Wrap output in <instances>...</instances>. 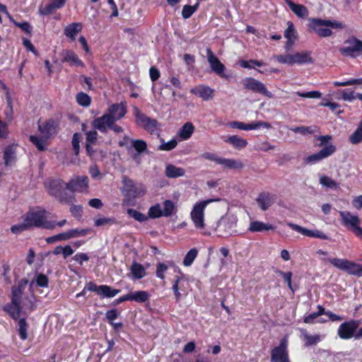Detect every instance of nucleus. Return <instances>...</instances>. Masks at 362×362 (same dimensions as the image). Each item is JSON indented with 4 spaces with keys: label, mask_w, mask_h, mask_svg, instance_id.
I'll return each mask as SVG.
<instances>
[{
    "label": "nucleus",
    "mask_w": 362,
    "mask_h": 362,
    "mask_svg": "<svg viewBox=\"0 0 362 362\" xmlns=\"http://www.w3.org/2000/svg\"><path fill=\"white\" fill-rule=\"evenodd\" d=\"M27 286L28 280L21 279L16 286H13L11 302L4 307V310L15 320L19 317L21 310L31 312L36 308L35 296L24 293Z\"/></svg>",
    "instance_id": "f257e3e1"
},
{
    "label": "nucleus",
    "mask_w": 362,
    "mask_h": 362,
    "mask_svg": "<svg viewBox=\"0 0 362 362\" xmlns=\"http://www.w3.org/2000/svg\"><path fill=\"white\" fill-rule=\"evenodd\" d=\"M33 228L53 230L54 223L47 220V211L45 209H32L22 217V222L11 226V230L14 234H19Z\"/></svg>",
    "instance_id": "f03ea898"
},
{
    "label": "nucleus",
    "mask_w": 362,
    "mask_h": 362,
    "mask_svg": "<svg viewBox=\"0 0 362 362\" xmlns=\"http://www.w3.org/2000/svg\"><path fill=\"white\" fill-rule=\"evenodd\" d=\"M45 189L48 193L55 197L60 202L71 201L74 192H83L88 189L87 182H46Z\"/></svg>",
    "instance_id": "7ed1b4c3"
},
{
    "label": "nucleus",
    "mask_w": 362,
    "mask_h": 362,
    "mask_svg": "<svg viewBox=\"0 0 362 362\" xmlns=\"http://www.w3.org/2000/svg\"><path fill=\"white\" fill-rule=\"evenodd\" d=\"M323 261H327L334 267L346 272L350 275L362 276V265L356 264L354 262L346 259L329 258L322 259Z\"/></svg>",
    "instance_id": "20e7f679"
},
{
    "label": "nucleus",
    "mask_w": 362,
    "mask_h": 362,
    "mask_svg": "<svg viewBox=\"0 0 362 362\" xmlns=\"http://www.w3.org/2000/svg\"><path fill=\"white\" fill-rule=\"evenodd\" d=\"M220 199H209L197 202L190 213L191 219L197 229H203L204 224V210L206 206L214 202H218Z\"/></svg>",
    "instance_id": "39448f33"
},
{
    "label": "nucleus",
    "mask_w": 362,
    "mask_h": 362,
    "mask_svg": "<svg viewBox=\"0 0 362 362\" xmlns=\"http://www.w3.org/2000/svg\"><path fill=\"white\" fill-rule=\"evenodd\" d=\"M341 223L344 226L353 232L356 236L362 239V228L360 227L361 220L356 215L349 211H339Z\"/></svg>",
    "instance_id": "423d86ee"
},
{
    "label": "nucleus",
    "mask_w": 362,
    "mask_h": 362,
    "mask_svg": "<svg viewBox=\"0 0 362 362\" xmlns=\"http://www.w3.org/2000/svg\"><path fill=\"white\" fill-rule=\"evenodd\" d=\"M339 52L345 57L355 58L362 54V41L351 37L344 41V46L339 49Z\"/></svg>",
    "instance_id": "0eeeda50"
},
{
    "label": "nucleus",
    "mask_w": 362,
    "mask_h": 362,
    "mask_svg": "<svg viewBox=\"0 0 362 362\" xmlns=\"http://www.w3.org/2000/svg\"><path fill=\"white\" fill-rule=\"evenodd\" d=\"M237 217L233 215L222 217L218 223V231L221 236H229L236 231Z\"/></svg>",
    "instance_id": "6e6552de"
},
{
    "label": "nucleus",
    "mask_w": 362,
    "mask_h": 362,
    "mask_svg": "<svg viewBox=\"0 0 362 362\" xmlns=\"http://www.w3.org/2000/svg\"><path fill=\"white\" fill-rule=\"evenodd\" d=\"M360 321L351 320L341 323L337 330V334L341 339L355 338L356 331L360 325Z\"/></svg>",
    "instance_id": "1a4fd4ad"
},
{
    "label": "nucleus",
    "mask_w": 362,
    "mask_h": 362,
    "mask_svg": "<svg viewBox=\"0 0 362 362\" xmlns=\"http://www.w3.org/2000/svg\"><path fill=\"white\" fill-rule=\"evenodd\" d=\"M243 84L245 89L251 90L256 93L262 94L263 95L272 98H273V94L267 90L265 85L252 77L245 78L243 81Z\"/></svg>",
    "instance_id": "9d476101"
},
{
    "label": "nucleus",
    "mask_w": 362,
    "mask_h": 362,
    "mask_svg": "<svg viewBox=\"0 0 362 362\" xmlns=\"http://www.w3.org/2000/svg\"><path fill=\"white\" fill-rule=\"evenodd\" d=\"M272 362H290L288 352V341L286 338L280 341L279 345L271 351Z\"/></svg>",
    "instance_id": "9b49d317"
},
{
    "label": "nucleus",
    "mask_w": 362,
    "mask_h": 362,
    "mask_svg": "<svg viewBox=\"0 0 362 362\" xmlns=\"http://www.w3.org/2000/svg\"><path fill=\"white\" fill-rule=\"evenodd\" d=\"M324 27H331L332 28H341L342 24L337 21L320 18H309L308 28L310 31L319 34V30H322Z\"/></svg>",
    "instance_id": "f8f14e48"
},
{
    "label": "nucleus",
    "mask_w": 362,
    "mask_h": 362,
    "mask_svg": "<svg viewBox=\"0 0 362 362\" xmlns=\"http://www.w3.org/2000/svg\"><path fill=\"white\" fill-rule=\"evenodd\" d=\"M122 191L129 199L139 197L146 192V189L141 182H124Z\"/></svg>",
    "instance_id": "ddd939ff"
},
{
    "label": "nucleus",
    "mask_w": 362,
    "mask_h": 362,
    "mask_svg": "<svg viewBox=\"0 0 362 362\" xmlns=\"http://www.w3.org/2000/svg\"><path fill=\"white\" fill-rule=\"evenodd\" d=\"M206 55L207 61L211 70L220 77L228 78V76L224 74V71L226 70L225 65L221 62L219 59L215 56L209 48L206 49Z\"/></svg>",
    "instance_id": "4468645a"
},
{
    "label": "nucleus",
    "mask_w": 362,
    "mask_h": 362,
    "mask_svg": "<svg viewBox=\"0 0 362 362\" xmlns=\"http://www.w3.org/2000/svg\"><path fill=\"white\" fill-rule=\"evenodd\" d=\"M336 151V147L332 144L324 146L319 152L313 153L306 158L307 163H316L329 157Z\"/></svg>",
    "instance_id": "2eb2a0df"
},
{
    "label": "nucleus",
    "mask_w": 362,
    "mask_h": 362,
    "mask_svg": "<svg viewBox=\"0 0 362 362\" xmlns=\"http://www.w3.org/2000/svg\"><path fill=\"white\" fill-rule=\"evenodd\" d=\"M229 126L231 128L238 129L241 130H252L259 129L261 127L270 129L272 127L271 124L269 122L259 121L257 122H252L251 124H245L242 122L234 121L229 123Z\"/></svg>",
    "instance_id": "dca6fc26"
},
{
    "label": "nucleus",
    "mask_w": 362,
    "mask_h": 362,
    "mask_svg": "<svg viewBox=\"0 0 362 362\" xmlns=\"http://www.w3.org/2000/svg\"><path fill=\"white\" fill-rule=\"evenodd\" d=\"M91 124L95 129H98L102 133H106L110 125L112 124V119L105 113L103 116L94 119Z\"/></svg>",
    "instance_id": "f3484780"
},
{
    "label": "nucleus",
    "mask_w": 362,
    "mask_h": 362,
    "mask_svg": "<svg viewBox=\"0 0 362 362\" xmlns=\"http://www.w3.org/2000/svg\"><path fill=\"white\" fill-rule=\"evenodd\" d=\"M168 269H172L174 273L181 274L180 269L172 261H168L165 263L159 262L156 265V275L160 279H165V273Z\"/></svg>",
    "instance_id": "a211bd4d"
},
{
    "label": "nucleus",
    "mask_w": 362,
    "mask_h": 362,
    "mask_svg": "<svg viewBox=\"0 0 362 362\" xmlns=\"http://www.w3.org/2000/svg\"><path fill=\"white\" fill-rule=\"evenodd\" d=\"M276 199L274 194L262 192L257 198V202L262 211H266L274 204Z\"/></svg>",
    "instance_id": "6ab92c4d"
},
{
    "label": "nucleus",
    "mask_w": 362,
    "mask_h": 362,
    "mask_svg": "<svg viewBox=\"0 0 362 362\" xmlns=\"http://www.w3.org/2000/svg\"><path fill=\"white\" fill-rule=\"evenodd\" d=\"M38 129L43 136L47 139L57 132V124L52 119L45 122L44 124L38 123Z\"/></svg>",
    "instance_id": "aec40b11"
},
{
    "label": "nucleus",
    "mask_w": 362,
    "mask_h": 362,
    "mask_svg": "<svg viewBox=\"0 0 362 362\" xmlns=\"http://www.w3.org/2000/svg\"><path fill=\"white\" fill-rule=\"evenodd\" d=\"M126 113V107L122 103H121L110 105L107 109V115H110L113 120H119L122 119Z\"/></svg>",
    "instance_id": "412c9836"
},
{
    "label": "nucleus",
    "mask_w": 362,
    "mask_h": 362,
    "mask_svg": "<svg viewBox=\"0 0 362 362\" xmlns=\"http://www.w3.org/2000/svg\"><path fill=\"white\" fill-rule=\"evenodd\" d=\"M190 92L204 100H209L213 98L214 90L209 86L199 85L192 88Z\"/></svg>",
    "instance_id": "4be33fe9"
},
{
    "label": "nucleus",
    "mask_w": 362,
    "mask_h": 362,
    "mask_svg": "<svg viewBox=\"0 0 362 362\" xmlns=\"http://www.w3.org/2000/svg\"><path fill=\"white\" fill-rule=\"evenodd\" d=\"M284 37L287 40L285 48L286 50H288L291 49V46L297 38L293 23L291 21L288 22V28L284 32Z\"/></svg>",
    "instance_id": "5701e85b"
},
{
    "label": "nucleus",
    "mask_w": 362,
    "mask_h": 362,
    "mask_svg": "<svg viewBox=\"0 0 362 362\" xmlns=\"http://www.w3.org/2000/svg\"><path fill=\"white\" fill-rule=\"evenodd\" d=\"M274 226L270 223L255 221L250 223L248 230L252 233H259L274 230Z\"/></svg>",
    "instance_id": "b1692460"
},
{
    "label": "nucleus",
    "mask_w": 362,
    "mask_h": 362,
    "mask_svg": "<svg viewBox=\"0 0 362 362\" xmlns=\"http://www.w3.org/2000/svg\"><path fill=\"white\" fill-rule=\"evenodd\" d=\"M16 146L10 145L6 147L4 151V163L6 166H10L16 162Z\"/></svg>",
    "instance_id": "393cba45"
},
{
    "label": "nucleus",
    "mask_w": 362,
    "mask_h": 362,
    "mask_svg": "<svg viewBox=\"0 0 362 362\" xmlns=\"http://www.w3.org/2000/svg\"><path fill=\"white\" fill-rule=\"evenodd\" d=\"M290 9L298 17L305 18L308 14L307 8L301 4H295L291 0H284Z\"/></svg>",
    "instance_id": "a878e982"
},
{
    "label": "nucleus",
    "mask_w": 362,
    "mask_h": 362,
    "mask_svg": "<svg viewBox=\"0 0 362 362\" xmlns=\"http://www.w3.org/2000/svg\"><path fill=\"white\" fill-rule=\"evenodd\" d=\"M82 30V24L81 23H72L64 28V35L69 37L71 40H76V35Z\"/></svg>",
    "instance_id": "bb28decb"
},
{
    "label": "nucleus",
    "mask_w": 362,
    "mask_h": 362,
    "mask_svg": "<svg viewBox=\"0 0 362 362\" xmlns=\"http://www.w3.org/2000/svg\"><path fill=\"white\" fill-rule=\"evenodd\" d=\"M62 62L69 63L70 66H84V63L71 50L65 52Z\"/></svg>",
    "instance_id": "cd10ccee"
},
{
    "label": "nucleus",
    "mask_w": 362,
    "mask_h": 362,
    "mask_svg": "<svg viewBox=\"0 0 362 362\" xmlns=\"http://www.w3.org/2000/svg\"><path fill=\"white\" fill-rule=\"evenodd\" d=\"M134 148L136 153L133 156L134 160H137L141 153L147 150V144L141 139H133L131 144V151Z\"/></svg>",
    "instance_id": "c85d7f7f"
},
{
    "label": "nucleus",
    "mask_w": 362,
    "mask_h": 362,
    "mask_svg": "<svg viewBox=\"0 0 362 362\" xmlns=\"http://www.w3.org/2000/svg\"><path fill=\"white\" fill-rule=\"evenodd\" d=\"M225 142L230 144L236 149L240 150L244 148L247 145L246 139L240 138L237 135L230 136L226 140Z\"/></svg>",
    "instance_id": "c756f323"
},
{
    "label": "nucleus",
    "mask_w": 362,
    "mask_h": 362,
    "mask_svg": "<svg viewBox=\"0 0 362 362\" xmlns=\"http://www.w3.org/2000/svg\"><path fill=\"white\" fill-rule=\"evenodd\" d=\"M185 170L182 168L176 167L174 165L169 164L166 166L165 175L168 177L175 179L184 176Z\"/></svg>",
    "instance_id": "7c9ffc66"
},
{
    "label": "nucleus",
    "mask_w": 362,
    "mask_h": 362,
    "mask_svg": "<svg viewBox=\"0 0 362 362\" xmlns=\"http://www.w3.org/2000/svg\"><path fill=\"white\" fill-rule=\"evenodd\" d=\"M317 309H318L317 312L313 313L305 316L303 319V322L307 324H313L315 322H320V323L325 322L326 320H316L318 317H320L322 315H324V313H325V308L322 305H318Z\"/></svg>",
    "instance_id": "2f4dec72"
},
{
    "label": "nucleus",
    "mask_w": 362,
    "mask_h": 362,
    "mask_svg": "<svg viewBox=\"0 0 362 362\" xmlns=\"http://www.w3.org/2000/svg\"><path fill=\"white\" fill-rule=\"evenodd\" d=\"M293 64H310L313 62L309 52H297L292 55Z\"/></svg>",
    "instance_id": "473e14b6"
},
{
    "label": "nucleus",
    "mask_w": 362,
    "mask_h": 362,
    "mask_svg": "<svg viewBox=\"0 0 362 362\" xmlns=\"http://www.w3.org/2000/svg\"><path fill=\"white\" fill-rule=\"evenodd\" d=\"M132 279H141L146 275V271L144 266L139 263L134 262L130 267Z\"/></svg>",
    "instance_id": "72a5a7b5"
},
{
    "label": "nucleus",
    "mask_w": 362,
    "mask_h": 362,
    "mask_svg": "<svg viewBox=\"0 0 362 362\" xmlns=\"http://www.w3.org/2000/svg\"><path fill=\"white\" fill-rule=\"evenodd\" d=\"M194 131V127L191 122L185 123L179 131V136L182 140L189 139Z\"/></svg>",
    "instance_id": "f704fd0d"
},
{
    "label": "nucleus",
    "mask_w": 362,
    "mask_h": 362,
    "mask_svg": "<svg viewBox=\"0 0 362 362\" xmlns=\"http://www.w3.org/2000/svg\"><path fill=\"white\" fill-rule=\"evenodd\" d=\"M120 292V290L115 289L107 285L100 286L99 296L101 298H112Z\"/></svg>",
    "instance_id": "c9c22d12"
},
{
    "label": "nucleus",
    "mask_w": 362,
    "mask_h": 362,
    "mask_svg": "<svg viewBox=\"0 0 362 362\" xmlns=\"http://www.w3.org/2000/svg\"><path fill=\"white\" fill-rule=\"evenodd\" d=\"M221 165L228 169H241L243 167V164L240 160L223 158H222Z\"/></svg>",
    "instance_id": "e433bc0d"
},
{
    "label": "nucleus",
    "mask_w": 362,
    "mask_h": 362,
    "mask_svg": "<svg viewBox=\"0 0 362 362\" xmlns=\"http://www.w3.org/2000/svg\"><path fill=\"white\" fill-rule=\"evenodd\" d=\"M131 300L137 303H144L147 301L150 297L149 293L146 291H138L131 292Z\"/></svg>",
    "instance_id": "4c0bfd02"
},
{
    "label": "nucleus",
    "mask_w": 362,
    "mask_h": 362,
    "mask_svg": "<svg viewBox=\"0 0 362 362\" xmlns=\"http://www.w3.org/2000/svg\"><path fill=\"white\" fill-rule=\"evenodd\" d=\"M117 221L114 217H98L95 218L94 225L96 227L100 226H110L117 224Z\"/></svg>",
    "instance_id": "58836bf2"
},
{
    "label": "nucleus",
    "mask_w": 362,
    "mask_h": 362,
    "mask_svg": "<svg viewBox=\"0 0 362 362\" xmlns=\"http://www.w3.org/2000/svg\"><path fill=\"white\" fill-rule=\"evenodd\" d=\"M349 141L352 144H358L362 141V120L356 129L349 136Z\"/></svg>",
    "instance_id": "ea45409f"
},
{
    "label": "nucleus",
    "mask_w": 362,
    "mask_h": 362,
    "mask_svg": "<svg viewBox=\"0 0 362 362\" xmlns=\"http://www.w3.org/2000/svg\"><path fill=\"white\" fill-rule=\"evenodd\" d=\"M182 280V276L176 275L175 276V282L173 285L172 289L175 296L176 301H179L181 298V293L180 291H182V285L181 281Z\"/></svg>",
    "instance_id": "a19ab883"
},
{
    "label": "nucleus",
    "mask_w": 362,
    "mask_h": 362,
    "mask_svg": "<svg viewBox=\"0 0 362 362\" xmlns=\"http://www.w3.org/2000/svg\"><path fill=\"white\" fill-rule=\"evenodd\" d=\"M163 216H171L176 211V206L174 202L170 200H165L163 202Z\"/></svg>",
    "instance_id": "79ce46f5"
},
{
    "label": "nucleus",
    "mask_w": 362,
    "mask_h": 362,
    "mask_svg": "<svg viewBox=\"0 0 362 362\" xmlns=\"http://www.w3.org/2000/svg\"><path fill=\"white\" fill-rule=\"evenodd\" d=\"M287 226L296 232L308 237L313 238L314 230L307 229L297 224L288 222Z\"/></svg>",
    "instance_id": "37998d69"
},
{
    "label": "nucleus",
    "mask_w": 362,
    "mask_h": 362,
    "mask_svg": "<svg viewBox=\"0 0 362 362\" xmlns=\"http://www.w3.org/2000/svg\"><path fill=\"white\" fill-rule=\"evenodd\" d=\"M41 136L31 135L30 136V141L36 146V148L40 151H45L46 149V139Z\"/></svg>",
    "instance_id": "c03bdc74"
},
{
    "label": "nucleus",
    "mask_w": 362,
    "mask_h": 362,
    "mask_svg": "<svg viewBox=\"0 0 362 362\" xmlns=\"http://www.w3.org/2000/svg\"><path fill=\"white\" fill-rule=\"evenodd\" d=\"M48 278L43 274H36L35 279L30 283V287H33L34 284L40 287H47L48 286Z\"/></svg>",
    "instance_id": "a18cd8bd"
},
{
    "label": "nucleus",
    "mask_w": 362,
    "mask_h": 362,
    "mask_svg": "<svg viewBox=\"0 0 362 362\" xmlns=\"http://www.w3.org/2000/svg\"><path fill=\"white\" fill-rule=\"evenodd\" d=\"M305 345L310 346L317 344L320 341V336L318 334L310 335L306 331L303 332Z\"/></svg>",
    "instance_id": "49530a36"
},
{
    "label": "nucleus",
    "mask_w": 362,
    "mask_h": 362,
    "mask_svg": "<svg viewBox=\"0 0 362 362\" xmlns=\"http://www.w3.org/2000/svg\"><path fill=\"white\" fill-rule=\"evenodd\" d=\"M199 6V2H197L194 6L185 5L182 11V18L185 19L190 18L197 11Z\"/></svg>",
    "instance_id": "de8ad7c7"
},
{
    "label": "nucleus",
    "mask_w": 362,
    "mask_h": 362,
    "mask_svg": "<svg viewBox=\"0 0 362 362\" xmlns=\"http://www.w3.org/2000/svg\"><path fill=\"white\" fill-rule=\"evenodd\" d=\"M28 325L25 318L20 319L18 321V334L22 340H25L28 338Z\"/></svg>",
    "instance_id": "09e8293b"
},
{
    "label": "nucleus",
    "mask_w": 362,
    "mask_h": 362,
    "mask_svg": "<svg viewBox=\"0 0 362 362\" xmlns=\"http://www.w3.org/2000/svg\"><path fill=\"white\" fill-rule=\"evenodd\" d=\"M198 254L197 250L195 248L191 249L186 254L184 260H183V264L185 267H189L197 257Z\"/></svg>",
    "instance_id": "8fccbe9b"
},
{
    "label": "nucleus",
    "mask_w": 362,
    "mask_h": 362,
    "mask_svg": "<svg viewBox=\"0 0 362 362\" xmlns=\"http://www.w3.org/2000/svg\"><path fill=\"white\" fill-rule=\"evenodd\" d=\"M127 214L130 217L133 218L139 222H144L148 219V217L145 214L134 209H128Z\"/></svg>",
    "instance_id": "3c124183"
},
{
    "label": "nucleus",
    "mask_w": 362,
    "mask_h": 362,
    "mask_svg": "<svg viewBox=\"0 0 362 362\" xmlns=\"http://www.w3.org/2000/svg\"><path fill=\"white\" fill-rule=\"evenodd\" d=\"M76 101L80 105L88 107L90 104L91 99L88 95L81 92L76 95Z\"/></svg>",
    "instance_id": "603ef678"
},
{
    "label": "nucleus",
    "mask_w": 362,
    "mask_h": 362,
    "mask_svg": "<svg viewBox=\"0 0 362 362\" xmlns=\"http://www.w3.org/2000/svg\"><path fill=\"white\" fill-rule=\"evenodd\" d=\"M148 216L151 218H157L163 216V211L161 206L158 204L150 207L148 212Z\"/></svg>",
    "instance_id": "864d4df0"
},
{
    "label": "nucleus",
    "mask_w": 362,
    "mask_h": 362,
    "mask_svg": "<svg viewBox=\"0 0 362 362\" xmlns=\"http://www.w3.org/2000/svg\"><path fill=\"white\" fill-rule=\"evenodd\" d=\"M55 9L58 8L55 7L52 2H51L45 6H40L38 13L41 16H48L50 15Z\"/></svg>",
    "instance_id": "5fc2aeb1"
},
{
    "label": "nucleus",
    "mask_w": 362,
    "mask_h": 362,
    "mask_svg": "<svg viewBox=\"0 0 362 362\" xmlns=\"http://www.w3.org/2000/svg\"><path fill=\"white\" fill-rule=\"evenodd\" d=\"M290 130L294 133H298L302 135L312 134L315 132V129L312 127L304 126L292 127L290 129Z\"/></svg>",
    "instance_id": "6e6d98bb"
},
{
    "label": "nucleus",
    "mask_w": 362,
    "mask_h": 362,
    "mask_svg": "<svg viewBox=\"0 0 362 362\" xmlns=\"http://www.w3.org/2000/svg\"><path fill=\"white\" fill-rule=\"evenodd\" d=\"M240 64L243 68L252 69L254 68V66H262L264 63L261 61L250 59L248 61L242 60Z\"/></svg>",
    "instance_id": "4d7b16f0"
},
{
    "label": "nucleus",
    "mask_w": 362,
    "mask_h": 362,
    "mask_svg": "<svg viewBox=\"0 0 362 362\" xmlns=\"http://www.w3.org/2000/svg\"><path fill=\"white\" fill-rule=\"evenodd\" d=\"M88 231V230L87 229H80V228H74V229H71V230H68L70 239L74 238H78V237L85 236L87 235Z\"/></svg>",
    "instance_id": "13d9d810"
},
{
    "label": "nucleus",
    "mask_w": 362,
    "mask_h": 362,
    "mask_svg": "<svg viewBox=\"0 0 362 362\" xmlns=\"http://www.w3.org/2000/svg\"><path fill=\"white\" fill-rule=\"evenodd\" d=\"M80 139H81V134L78 133H75L73 135L72 137V146L74 151L75 155H78L79 153V148H80Z\"/></svg>",
    "instance_id": "bf43d9fd"
},
{
    "label": "nucleus",
    "mask_w": 362,
    "mask_h": 362,
    "mask_svg": "<svg viewBox=\"0 0 362 362\" xmlns=\"http://www.w3.org/2000/svg\"><path fill=\"white\" fill-rule=\"evenodd\" d=\"M296 95H298L300 97L302 98H319L321 97L322 94L320 91L317 90H313V91H309V92H296Z\"/></svg>",
    "instance_id": "052dcab7"
},
{
    "label": "nucleus",
    "mask_w": 362,
    "mask_h": 362,
    "mask_svg": "<svg viewBox=\"0 0 362 362\" xmlns=\"http://www.w3.org/2000/svg\"><path fill=\"white\" fill-rule=\"evenodd\" d=\"M202 157L206 160H211L215 162L216 164L221 165V162L222 160L221 157L218 156L215 153L206 152L202 155Z\"/></svg>",
    "instance_id": "680f3d73"
},
{
    "label": "nucleus",
    "mask_w": 362,
    "mask_h": 362,
    "mask_svg": "<svg viewBox=\"0 0 362 362\" xmlns=\"http://www.w3.org/2000/svg\"><path fill=\"white\" fill-rule=\"evenodd\" d=\"M177 142L175 139H172L168 142H163L158 149L160 151H170L176 147Z\"/></svg>",
    "instance_id": "e2e57ef3"
},
{
    "label": "nucleus",
    "mask_w": 362,
    "mask_h": 362,
    "mask_svg": "<svg viewBox=\"0 0 362 362\" xmlns=\"http://www.w3.org/2000/svg\"><path fill=\"white\" fill-rule=\"evenodd\" d=\"M11 21L13 22L16 26L20 28L25 33H26L28 34H30V33L32 31V27L29 24V23L25 22V21L22 22V23H18V22L14 21L13 19V21Z\"/></svg>",
    "instance_id": "0e129e2a"
},
{
    "label": "nucleus",
    "mask_w": 362,
    "mask_h": 362,
    "mask_svg": "<svg viewBox=\"0 0 362 362\" xmlns=\"http://www.w3.org/2000/svg\"><path fill=\"white\" fill-rule=\"evenodd\" d=\"M79 81L85 89L88 90H92L93 85L91 78L85 76H81L79 78Z\"/></svg>",
    "instance_id": "69168bd1"
},
{
    "label": "nucleus",
    "mask_w": 362,
    "mask_h": 362,
    "mask_svg": "<svg viewBox=\"0 0 362 362\" xmlns=\"http://www.w3.org/2000/svg\"><path fill=\"white\" fill-rule=\"evenodd\" d=\"M157 124L158 122L156 119L148 117L145 124L143 125V127L147 131L153 132L156 129Z\"/></svg>",
    "instance_id": "338daca9"
},
{
    "label": "nucleus",
    "mask_w": 362,
    "mask_h": 362,
    "mask_svg": "<svg viewBox=\"0 0 362 362\" xmlns=\"http://www.w3.org/2000/svg\"><path fill=\"white\" fill-rule=\"evenodd\" d=\"M341 98L345 101H353L356 99L355 92L350 89H344L342 91Z\"/></svg>",
    "instance_id": "774afa93"
}]
</instances>
